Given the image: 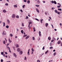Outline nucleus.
I'll use <instances>...</instances> for the list:
<instances>
[{
  "label": "nucleus",
  "mask_w": 62,
  "mask_h": 62,
  "mask_svg": "<svg viewBox=\"0 0 62 62\" xmlns=\"http://www.w3.org/2000/svg\"><path fill=\"white\" fill-rule=\"evenodd\" d=\"M51 3H52V4H57V3H56V2L55 1H54L53 0H52L51 1Z\"/></svg>",
  "instance_id": "obj_1"
},
{
  "label": "nucleus",
  "mask_w": 62,
  "mask_h": 62,
  "mask_svg": "<svg viewBox=\"0 0 62 62\" xmlns=\"http://www.w3.org/2000/svg\"><path fill=\"white\" fill-rule=\"evenodd\" d=\"M17 51L18 52H19L21 51V49L19 48H18L17 49Z\"/></svg>",
  "instance_id": "obj_2"
},
{
  "label": "nucleus",
  "mask_w": 62,
  "mask_h": 62,
  "mask_svg": "<svg viewBox=\"0 0 62 62\" xmlns=\"http://www.w3.org/2000/svg\"><path fill=\"white\" fill-rule=\"evenodd\" d=\"M29 37H30V36L29 35L28 36L26 37L25 39H29Z\"/></svg>",
  "instance_id": "obj_3"
},
{
  "label": "nucleus",
  "mask_w": 62,
  "mask_h": 62,
  "mask_svg": "<svg viewBox=\"0 0 62 62\" xmlns=\"http://www.w3.org/2000/svg\"><path fill=\"white\" fill-rule=\"evenodd\" d=\"M15 14H13L12 16V17L13 18H15Z\"/></svg>",
  "instance_id": "obj_4"
},
{
  "label": "nucleus",
  "mask_w": 62,
  "mask_h": 62,
  "mask_svg": "<svg viewBox=\"0 0 62 62\" xmlns=\"http://www.w3.org/2000/svg\"><path fill=\"white\" fill-rule=\"evenodd\" d=\"M58 4H59V5H59V6H57V8H60V7H61V4H60L59 3H58Z\"/></svg>",
  "instance_id": "obj_5"
},
{
  "label": "nucleus",
  "mask_w": 62,
  "mask_h": 62,
  "mask_svg": "<svg viewBox=\"0 0 62 62\" xmlns=\"http://www.w3.org/2000/svg\"><path fill=\"white\" fill-rule=\"evenodd\" d=\"M6 34V32L5 31H3V35H5Z\"/></svg>",
  "instance_id": "obj_6"
},
{
  "label": "nucleus",
  "mask_w": 62,
  "mask_h": 62,
  "mask_svg": "<svg viewBox=\"0 0 62 62\" xmlns=\"http://www.w3.org/2000/svg\"><path fill=\"white\" fill-rule=\"evenodd\" d=\"M41 32L40 31H39V36H40V37H41Z\"/></svg>",
  "instance_id": "obj_7"
},
{
  "label": "nucleus",
  "mask_w": 62,
  "mask_h": 62,
  "mask_svg": "<svg viewBox=\"0 0 62 62\" xmlns=\"http://www.w3.org/2000/svg\"><path fill=\"white\" fill-rule=\"evenodd\" d=\"M36 10L37 11V12H38V13L39 12V10H38V8H36Z\"/></svg>",
  "instance_id": "obj_8"
},
{
  "label": "nucleus",
  "mask_w": 62,
  "mask_h": 62,
  "mask_svg": "<svg viewBox=\"0 0 62 62\" xmlns=\"http://www.w3.org/2000/svg\"><path fill=\"white\" fill-rule=\"evenodd\" d=\"M8 40L9 43H11V42H12V41L10 39H9Z\"/></svg>",
  "instance_id": "obj_9"
},
{
  "label": "nucleus",
  "mask_w": 62,
  "mask_h": 62,
  "mask_svg": "<svg viewBox=\"0 0 62 62\" xmlns=\"http://www.w3.org/2000/svg\"><path fill=\"white\" fill-rule=\"evenodd\" d=\"M61 43V41H59L58 42V44H60Z\"/></svg>",
  "instance_id": "obj_10"
},
{
  "label": "nucleus",
  "mask_w": 62,
  "mask_h": 62,
  "mask_svg": "<svg viewBox=\"0 0 62 62\" xmlns=\"http://www.w3.org/2000/svg\"><path fill=\"white\" fill-rule=\"evenodd\" d=\"M48 39L49 40H50L51 39V38L50 37H49L48 38Z\"/></svg>",
  "instance_id": "obj_11"
},
{
  "label": "nucleus",
  "mask_w": 62,
  "mask_h": 62,
  "mask_svg": "<svg viewBox=\"0 0 62 62\" xmlns=\"http://www.w3.org/2000/svg\"><path fill=\"white\" fill-rule=\"evenodd\" d=\"M32 39H33V40H34L35 39V37H33L32 38Z\"/></svg>",
  "instance_id": "obj_12"
},
{
  "label": "nucleus",
  "mask_w": 62,
  "mask_h": 62,
  "mask_svg": "<svg viewBox=\"0 0 62 62\" xmlns=\"http://www.w3.org/2000/svg\"><path fill=\"white\" fill-rule=\"evenodd\" d=\"M3 12H4V13H5L6 12V10L5 9L3 10Z\"/></svg>",
  "instance_id": "obj_13"
},
{
  "label": "nucleus",
  "mask_w": 62,
  "mask_h": 62,
  "mask_svg": "<svg viewBox=\"0 0 62 62\" xmlns=\"http://www.w3.org/2000/svg\"><path fill=\"white\" fill-rule=\"evenodd\" d=\"M3 27H4L5 26V23L4 22L3 23Z\"/></svg>",
  "instance_id": "obj_14"
},
{
  "label": "nucleus",
  "mask_w": 62,
  "mask_h": 62,
  "mask_svg": "<svg viewBox=\"0 0 62 62\" xmlns=\"http://www.w3.org/2000/svg\"><path fill=\"white\" fill-rule=\"evenodd\" d=\"M20 53L22 54H23V51H20Z\"/></svg>",
  "instance_id": "obj_15"
},
{
  "label": "nucleus",
  "mask_w": 62,
  "mask_h": 62,
  "mask_svg": "<svg viewBox=\"0 0 62 62\" xmlns=\"http://www.w3.org/2000/svg\"><path fill=\"white\" fill-rule=\"evenodd\" d=\"M29 51H30V49H29L28 50V54H29Z\"/></svg>",
  "instance_id": "obj_16"
},
{
  "label": "nucleus",
  "mask_w": 62,
  "mask_h": 62,
  "mask_svg": "<svg viewBox=\"0 0 62 62\" xmlns=\"http://www.w3.org/2000/svg\"><path fill=\"white\" fill-rule=\"evenodd\" d=\"M3 44H6V41H5V40H3Z\"/></svg>",
  "instance_id": "obj_17"
},
{
  "label": "nucleus",
  "mask_w": 62,
  "mask_h": 62,
  "mask_svg": "<svg viewBox=\"0 0 62 62\" xmlns=\"http://www.w3.org/2000/svg\"><path fill=\"white\" fill-rule=\"evenodd\" d=\"M48 25V24L47 23H46V27H47V26Z\"/></svg>",
  "instance_id": "obj_18"
},
{
  "label": "nucleus",
  "mask_w": 62,
  "mask_h": 62,
  "mask_svg": "<svg viewBox=\"0 0 62 62\" xmlns=\"http://www.w3.org/2000/svg\"><path fill=\"white\" fill-rule=\"evenodd\" d=\"M21 32L22 34H23V30H22Z\"/></svg>",
  "instance_id": "obj_19"
},
{
  "label": "nucleus",
  "mask_w": 62,
  "mask_h": 62,
  "mask_svg": "<svg viewBox=\"0 0 62 62\" xmlns=\"http://www.w3.org/2000/svg\"><path fill=\"white\" fill-rule=\"evenodd\" d=\"M33 29L34 30L33 31L34 32H35V31H36V29H35V28L34 27L33 28Z\"/></svg>",
  "instance_id": "obj_20"
},
{
  "label": "nucleus",
  "mask_w": 62,
  "mask_h": 62,
  "mask_svg": "<svg viewBox=\"0 0 62 62\" xmlns=\"http://www.w3.org/2000/svg\"><path fill=\"white\" fill-rule=\"evenodd\" d=\"M27 3L28 4H29V3H30V1L29 0H28Z\"/></svg>",
  "instance_id": "obj_21"
},
{
  "label": "nucleus",
  "mask_w": 62,
  "mask_h": 62,
  "mask_svg": "<svg viewBox=\"0 0 62 62\" xmlns=\"http://www.w3.org/2000/svg\"><path fill=\"white\" fill-rule=\"evenodd\" d=\"M7 48L9 50H10V47H9L7 46Z\"/></svg>",
  "instance_id": "obj_22"
},
{
  "label": "nucleus",
  "mask_w": 62,
  "mask_h": 62,
  "mask_svg": "<svg viewBox=\"0 0 62 62\" xmlns=\"http://www.w3.org/2000/svg\"><path fill=\"white\" fill-rule=\"evenodd\" d=\"M54 11L56 13H58V12H57V10H55Z\"/></svg>",
  "instance_id": "obj_23"
},
{
  "label": "nucleus",
  "mask_w": 62,
  "mask_h": 62,
  "mask_svg": "<svg viewBox=\"0 0 62 62\" xmlns=\"http://www.w3.org/2000/svg\"><path fill=\"white\" fill-rule=\"evenodd\" d=\"M14 8H17V6L16 5H14Z\"/></svg>",
  "instance_id": "obj_24"
},
{
  "label": "nucleus",
  "mask_w": 62,
  "mask_h": 62,
  "mask_svg": "<svg viewBox=\"0 0 62 62\" xmlns=\"http://www.w3.org/2000/svg\"><path fill=\"white\" fill-rule=\"evenodd\" d=\"M6 27L7 28H8L9 27V26L8 25H7L6 26Z\"/></svg>",
  "instance_id": "obj_25"
},
{
  "label": "nucleus",
  "mask_w": 62,
  "mask_h": 62,
  "mask_svg": "<svg viewBox=\"0 0 62 62\" xmlns=\"http://www.w3.org/2000/svg\"><path fill=\"white\" fill-rule=\"evenodd\" d=\"M7 22L8 23H10L9 20L8 19L7 20Z\"/></svg>",
  "instance_id": "obj_26"
},
{
  "label": "nucleus",
  "mask_w": 62,
  "mask_h": 62,
  "mask_svg": "<svg viewBox=\"0 0 62 62\" xmlns=\"http://www.w3.org/2000/svg\"><path fill=\"white\" fill-rule=\"evenodd\" d=\"M27 36V35H25L23 36V37L24 38V37H26V36Z\"/></svg>",
  "instance_id": "obj_27"
},
{
  "label": "nucleus",
  "mask_w": 62,
  "mask_h": 62,
  "mask_svg": "<svg viewBox=\"0 0 62 62\" xmlns=\"http://www.w3.org/2000/svg\"><path fill=\"white\" fill-rule=\"evenodd\" d=\"M58 10H60L61 11H62V9L61 8H60V9L58 8Z\"/></svg>",
  "instance_id": "obj_28"
},
{
  "label": "nucleus",
  "mask_w": 62,
  "mask_h": 62,
  "mask_svg": "<svg viewBox=\"0 0 62 62\" xmlns=\"http://www.w3.org/2000/svg\"><path fill=\"white\" fill-rule=\"evenodd\" d=\"M30 24H31V22L29 23V24L28 27H29V26L30 25Z\"/></svg>",
  "instance_id": "obj_29"
},
{
  "label": "nucleus",
  "mask_w": 62,
  "mask_h": 62,
  "mask_svg": "<svg viewBox=\"0 0 62 62\" xmlns=\"http://www.w3.org/2000/svg\"><path fill=\"white\" fill-rule=\"evenodd\" d=\"M19 45H18V44H17L16 45V48H17L18 47H19Z\"/></svg>",
  "instance_id": "obj_30"
},
{
  "label": "nucleus",
  "mask_w": 62,
  "mask_h": 62,
  "mask_svg": "<svg viewBox=\"0 0 62 62\" xmlns=\"http://www.w3.org/2000/svg\"><path fill=\"white\" fill-rule=\"evenodd\" d=\"M10 37H12L13 36V35L11 34H10Z\"/></svg>",
  "instance_id": "obj_31"
},
{
  "label": "nucleus",
  "mask_w": 62,
  "mask_h": 62,
  "mask_svg": "<svg viewBox=\"0 0 62 62\" xmlns=\"http://www.w3.org/2000/svg\"><path fill=\"white\" fill-rule=\"evenodd\" d=\"M16 18H19V16H16Z\"/></svg>",
  "instance_id": "obj_32"
},
{
  "label": "nucleus",
  "mask_w": 62,
  "mask_h": 62,
  "mask_svg": "<svg viewBox=\"0 0 62 62\" xmlns=\"http://www.w3.org/2000/svg\"><path fill=\"white\" fill-rule=\"evenodd\" d=\"M40 3V1L39 0H37V3Z\"/></svg>",
  "instance_id": "obj_33"
},
{
  "label": "nucleus",
  "mask_w": 62,
  "mask_h": 62,
  "mask_svg": "<svg viewBox=\"0 0 62 62\" xmlns=\"http://www.w3.org/2000/svg\"><path fill=\"white\" fill-rule=\"evenodd\" d=\"M22 26H24V24L23 23H22Z\"/></svg>",
  "instance_id": "obj_34"
},
{
  "label": "nucleus",
  "mask_w": 62,
  "mask_h": 62,
  "mask_svg": "<svg viewBox=\"0 0 62 62\" xmlns=\"http://www.w3.org/2000/svg\"><path fill=\"white\" fill-rule=\"evenodd\" d=\"M42 21H43V19H42L41 20L40 22H41V23H42Z\"/></svg>",
  "instance_id": "obj_35"
},
{
  "label": "nucleus",
  "mask_w": 62,
  "mask_h": 62,
  "mask_svg": "<svg viewBox=\"0 0 62 62\" xmlns=\"http://www.w3.org/2000/svg\"><path fill=\"white\" fill-rule=\"evenodd\" d=\"M36 7H39V5H36Z\"/></svg>",
  "instance_id": "obj_36"
},
{
  "label": "nucleus",
  "mask_w": 62,
  "mask_h": 62,
  "mask_svg": "<svg viewBox=\"0 0 62 62\" xmlns=\"http://www.w3.org/2000/svg\"><path fill=\"white\" fill-rule=\"evenodd\" d=\"M14 55L15 57H17V55L16 54H14Z\"/></svg>",
  "instance_id": "obj_37"
},
{
  "label": "nucleus",
  "mask_w": 62,
  "mask_h": 62,
  "mask_svg": "<svg viewBox=\"0 0 62 62\" xmlns=\"http://www.w3.org/2000/svg\"><path fill=\"white\" fill-rule=\"evenodd\" d=\"M48 52V50H47V51H46L45 52V54H47V53Z\"/></svg>",
  "instance_id": "obj_38"
},
{
  "label": "nucleus",
  "mask_w": 62,
  "mask_h": 62,
  "mask_svg": "<svg viewBox=\"0 0 62 62\" xmlns=\"http://www.w3.org/2000/svg\"><path fill=\"white\" fill-rule=\"evenodd\" d=\"M53 47L52 46L50 47H49V48L50 49H53Z\"/></svg>",
  "instance_id": "obj_39"
},
{
  "label": "nucleus",
  "mask_w": 62,
  "mask_h": 62,
  "mask_svg": "<svg viewBox=\"0 0 62 62\" xmlns=\"http://www.w3.org/2000/svg\"><path fill=\"white\" fill-rule=\"evenodd\" d=\"M31 50L32 51V52H34V49H33V48H32Z\"/></svg>",
  "instance_id": "obj_40"
},
{
  "label": "nucleus",
  "mask_w": 62,
  "mask_h": 62,
  "mask_svg": "<svg viewBox=\"0 0 62 62\" xmlns=\"http://www.w3.org/2000/svg\"><path fill=\"white\" fill-rule=\"evenodd\" d=\"M25 5H24L23 6V8H24V7H25Z\"/></svg>",
  "instance_id": "obj_41"
},
{
  "label": "nucleus",
  "mask_w": 62,
  "mask_h": 62,
  "mask_svg": "<svg viewBox=\"0 0 62 62\" xmlns=\"http://www.w3.org/2000/svg\"><path fill=\"white\" fill-rule=\"evenodd\" d=\"M28 19V17L27 16H26V17L25 18L26 19Z\"/></svg>",
  "instance_id": "obj_42"
},
{
  "label": "nucleus",
  "mask_w": 62,
  "mask_h": 62,
  "mask_svg": "<svg viewBox=\"0 0 62 62\" xmlns=\"http://www.w3.org/2000/svg\"><path fill=\"white\" fill-rule=\"evenodd\" d=\"M13 48L14 49V50H15V47L13 46Z\"/></svg>",
  "instance_id": "obj_43"
},
{
  "label": "nucleus",
  "mask_w": 62,
  "mask_h": 62,
  "mask_svg": "<svg viewBox=\"0 0 62 62\" xmlns=\"http://www.w3.org/2000/svg\"><path fill=\"white\" fill-rule=\"evenodd\" d=\"M37 62H40V60H38L37 61Z\"/></svg>",
  "instance_id": "obj_44"
},
{
  "label": "nucleus",
  "mask_w": 62,
  "mask_h": 62,
  "mask_svg": "<svg viewBox=\"0 0 62 62\" xmlns=\"http://www.w3.org/2000/svg\"><path fill=\"white\" fill-rule=\"evenodd\" d=\"M6 6H8V3H7L5 4Z\"/></svg>",
  "instance_id": "obj_45"
},
{
  "label": "nucleus",
  "mask_w": 62,
  "mask_h": 62,
  "mask_svg": "<svg viewBox=\"0 0 62 62\" xmlns=\"http://www.w3.org/2000/svg\"><path fill=\"white\" fill-rule=\"evenodd\" d=\"M35 20L38 21H39V19H37V18H35Z\"/></svg>",
  "instance_id": "obj_46"
},
{
  "label": "nucleus",
  "mask_w": 62,
  "mask_h": 62,
  "mask_svg": "<svg viewBox=\"0 0 62 62\" xmlns=\"http://www.w3.org/2000/svg\"><path fill=\"white\" fill-rule=\"evenodd\" d=\"M1 54H4V52H2L1 53Z\"/></svg>",
  "instance_id": "obj_47"
},
{
  "label": "nucleus",
  "mask_w": 62,
  "mask_h": 62,
  "mask_svg": "<svg viewBox=\"0 0 62 62\" xmlns=\"http://www.w3.org/2000/svg\"><path fill=\"white\" fill-rule=\"evenodd\" d=\"M53 39H54V40H56V39H55V38H53Z\"/></svg>",
  "instance_id": "obj_48"
},
{
  "label": "nucleus",
  "mask_w": 62,
  "mask_h": 62,
  "mask_svg": "<svg viewBox=\"0 0 62 62\" xmlns=\"http://www.w3.org/2000/svg\"><path fill=\"white\" fill-rule=\"evenodd\" d=\"M45 49L44 48V47L43 46V48H42V50H44Z\"/></svg>",
  "instance_id": "obj_49"
},
{
  "label": "nucleus",
  "mask_w": 62,
  "mask_h": 62,
  "mask_svg": "<svg viewBox=\"0 0 62 62\" xmlns=\"http://www.w3.org/2000/svg\"><path fill=\"white\" fill-rule=\"evenodd\" d=\"M1 62H3V60L2 59H1Z\"/></svg>",
  "instance_id": "obj_50"
},
{
  "label": "nucleus",
  "mask_w": 62,
  "mask_h": 62,
  "mask_svg": "<svg viewBox=\"0 0 62 62\" xmlns=\"http://www.w3.org/2000/svg\"><path fill=\"white\" fill-rule=\"evenodd\" d=\"M23 1L24 2H26V0H24Z\"/></svg>",
  "instance_id": "obj_51"
},
{
  "label": "nucleus",
  "mask_w": 62,
  "mask_h": 62,
  "mask_svg": "<svg viewBox=\"0 0 62 62\" xmlns=\"http://www.w3.org/2000/svg\"><path fill=\"white\" fill-rule=\"evenodd\" d=\"M26 57H25V58H24L25 60H26Z\"/></svg>",
  "instance_id": "obj_52"
},
{
  "label": "nucleus",
  "mask_w": 62,
  "mask_h": 62,
  "mask_svg": "<svg viewBox=\"0 0 62 62\" xmlns=\"http://www.w3.org/2000/svg\"><path fill=\"white\" fill-rule=\"evenodd\" d=\"M54 41V40H52L51 41V42H53Z\"/></svg>",
  "instance_id": "obj_53"
},
{
  "label": "nucleus",
  "mask_w": 62,
  "mask_h": 62,
  "mask_svg": "<svg viewBox=\"0 0 62 62\" xmlns=\"http://www.w3.org/2000/svg\"><path fill=\"white\" fill-rule=\"evenodd\" d=\"M57 13L58 14H59V15L60 14V12H58Z\"/></svg>",
  "instance_id": "obj_54"
},
{
  "label": "nucleus",
  "mask_w": 62,
  "mask_h": 62,
  "mask_svg": "<svg viewBox=\"0 0 62 62\" xmlns=\"http://www.w3.org/2000/svg\"><path fill=\"white\" fill-rule=\"evenodd\" d=\"M30 15V14H28V16H29V17H30V15Z\"/></svg>",
  "instance_id": "obj_55"
},
{
  "label": "nucleus",
  "mask_w": 62,
  "mask_h": 62,
  "mask_svg": "<svg viewBox=\"0 0 62 62\" xmlns=\"http://www.w3.org/2000/svg\"><path fill=\"white\" fill-rule=\"evenodd\" d=\"M5 54H8V53H7V52H5Z\"/></svg>",
  "instance_id": "obj_56"
},
{
  "label": "nucleus",
  "mask_w": 62,
  "mask_h": 62,
  "mask_svg": "<svg viewBox=\"0 0 62 62\" xmlns=\"http://www.w3.org/2000/svg\"><path fill=\"white\" fill-rule=\"evenodd\" d=\"M49 18H50V19H51V20H52V18L51 17H49Z\"/></svg>",
  "instance_id": "obj_57"
},
{
  "label": "nucleus",
  "mask_w": 62,
  "mask_h": 62,
  "mask_svg": "<svg viewBox=\"0 0 62 62\" xmlns=\"http://www.w3.org/2000/svg\"><path fill=\"white\" fill-rule=\"evenodd\" d=\"M3 56H4V57H5V56H6L5 55V54H3Z\"/></svg>",
  "instance_id": "obj_58"
},
{
  "label": "nucleus",
  "mask_w": 62,
  "mask_h": 62,
  "mask_svg": "<svg viewBox=\"0 0 62 62\" xmlns=\"http://www.w3.org/2000/svg\"><path fill=\"white\" fill-rule=\"evenodd\" d=\"M43 2L44 3H45V1H43Z\"/></svg>",
  "instance_id": "obj_59"
},
{
  "label": "nucleus",
  "mask_w": 62,
  "mask_h": 62,
  "mask_svg": "<svg viewBox=\"0 0 62 62\" xmlns=\"http://www.w3.org/2000/svg\"><path fill=\"white\" fill-rule=\"evenodd\" d=\"M20 10L21 11V12H23V10H22V9H21Z\"/></svg>",
  "instance_id": "obj_60"
},
{
  "label": "nucleus",
  "mask_w": 62,
  "mask_h": 62,
  "mask_svg": "<svg viewBox=\"0 0 62 62\" xmlns=\"http://www.w3.org/2000/svg\"><path fill=\"white\" fill-rule=\"evenodd\" d=\"M47 13H45V14L46 15H47Z\"/></svg>",
  "instance_id": "obj_61"
},
{
  "label": "nucleus",
  "mask_w": 62,
  "mask_h": 62,
  "mask_svg": "<svg viewBox=\"0 0 62 62\" xmlns=\"http://www.w3.org/2000/svg\"><path fill=\"white\" fill-rule=\"evenodd\" d=\"M51 26H52L53 28H54V27H53V25H51Z\"/></svg>",
  "instance_id": "obj_62"
},
{
  "label": "nucleus",
  "mask_w": 62,
  "mask_h": 62,
  "mask_svg": "<svg viewBox=\"0 0 62 62\" xmlns=\"http://www.w3.org/2000/svg\"><path fill=\"white\" fill-rule=\"evenodd\" d=\"M55 50L54 49L53 50V52H55Z\"/></svg>",
  "instance_id": "obj_63"
},
{
  "label": "nucleus",
  "mask_w": 62,
  "mask_h": 62,
  "mask_svg": "<svg viewBox=\"0 0 62 62\" xmlns=\"http://www.w3.org/2000/svg\"><path fill=\"white\" fill-rule=\"evenodd\" d=\"M9 52H10V53H11V51L10 50H9Z\"/></svg>",
  "instance_id": "obj_64"
}]
</instances>
